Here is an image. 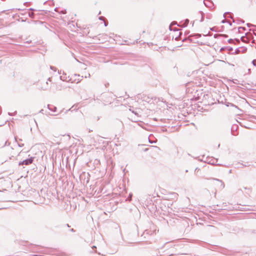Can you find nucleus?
I'll use <instances>...</instances> for the list:
<instances>
[{
    "label": "nucleus",
    "instance_id": "obj_1",
    "mask_svg": "<svg viewBox=\"0 0 256 256\" xmlns=\"http://www.w3.org/2000/svg\"><path fill=\"white\" fill-rule=\"evenodd\" d=\"M54 84L52 82L51 80L48 78L46 81L42 82L40 83V89L41 90H46L54 86Z\"/></svg>",
    "mask_w": 256,
    "mask_h": 256
},
{
    "label": "nucleus",
    "instance_id": "obj_2",
    "mask_svg": "<svg viewBox=\"0 0 256 256\" xmlns=\"http://www.w3.org/2000/svg\"><path fill=\"white\" fill-rule=\"evenodd\" d=\"M34 160V158L31 157L29 159L26 160H23L22 162H21L19 163V166H22V165H28L30 164H32Z\"/></svg>",
    "mask_w": 256,
    "mask_h": 256
},
{
    "label": "nucleus",
    "instance_id": "obj_3",
    "mask_svg": "<svg viewBox=\"0 0 256 256\" xmlns=\"http://www.w3.org/2000/svg\"><path fill=\"white\" fill-rule=\"evenodd\" d=\"M171 197L168 198L166 200H174L175 201H176L178 198V194L176 193H172L170 194Z\"/></svg>",
    "mask_w": 256,
    "mask_h": 256
}]
</instances>
